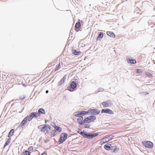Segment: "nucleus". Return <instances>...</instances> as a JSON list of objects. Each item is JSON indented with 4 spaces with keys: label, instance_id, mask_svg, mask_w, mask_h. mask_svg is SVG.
Masks as SVG:
<instances>
[{
    "label": "nucleus",
    "instance_id": "obj_18",
    "mask_svg": "<svg viewBox=\"0 0 155 155\" xmlns=\"http://www.w3.org/2000/svg\"><path fill=\"white\" fill-rule=\"evenodd\" d=\"M70 86L73 89L75 88L76 87V83L74 81L71 82Z\"/></svg>",
    "mask_w": 155,
    "mask_h": 155
},
{
    "label": "nucleus",
    "instance_id": "obj_9",
    "mask_svg": "<svg viewBox=\"0 0 155 155\" xmlns=\"http://www.w3.org/2000/svg\"><path fill=\"white\" fill-rule=\"evenodd\" d=\"M110 136H109L108 137H105L103 138H102L100 141V143L101 144H104L107 142H108L109 141L111 140L112 139V138H110Z\"/></svg>",
    "mask_w": 155,
    "mask_h": 155
},
{
    "label": "nucleus",
    "instance_id": "obj_15",
    "mask_svg": "<svg viewBox=\"0 0 155 155\" xmlns=\"http://www.w3.org/2000/svg\"><path fill=\"white\" fill-rule=\"evenodd\" d=\"M127 62L128 63L130 64H135L136 63V61L135 60L131 59L130 58L127 59Z\"/></svg>",
    "mask_w": 155,
    "mask_h": 155
},
{
    "label": "nucleus",
    "instance_id": "obj_29",
    "mask_svg": "<svg viewBox=\"0 0 155 155\" xmlns=\"http://www.w3.org/2000/svg\"><path fill=\"white\" fill-rule=\"evenodd\" d=\"M81 115V111L77 112L75 113L74 116L79 117H80V116Z\"/></svg>",
    "mask_w": 155,
    "mask_h": 155
},
{
    "label": "nucleus",
    "instance_id": "obj_26",
    "mask_svg": "<svg viewBox=\"0 0 155 155\" xmlns=\"http://www.w3.org/2000/svg\"><path fill=\"white\" fill-rule=\"evenodd\" d=\"M14 132V129H12L11 130L8 134V137H10L11 136H12L13 135Z\"/></svg>",
    "mask_w": 155,
    "mask_h": 155
},
{
    "label": "nucleus",
    "instance_id": "obj_32",
    "mask_svg": "<svg viewBox=\"0 0 155 155\" xmlns=\"http://www.w3.org/2000/svg\"><path fill=\"white\" fill-rule=\"evenodd\" d=\"M136 70L137 73H141L143 72L140 69H137Z\"/></svg>",
    "mask_w": 155,
    "mask_h": 155
},
{
    "label": "nucleus",
    "instance_id": "obj_19",
    "mask_svg": "<svg viewBox=\"0 0 155 155\" xmlns=\"http://www.w3.org/2000/svg\"><path fill=\"white\" fill-rule=\"evenodd\" d=\"M54 128L55 129L54 130H56V131H57L59 132H61V131L62 129L61 128L59 127L55 126H54Z\"/></svg>",
    "mask_w": 155,
    "mask_h": 155
},
{
    "label": "nucleus",
    "instance_id": "obj_20",
    "mask_svg": "<svg viewBox=\"0 0 155 155\" xmlns=\"http://www.w3.org/2000/svg\"><path fill=\"white\" fill-rule=\"evenodd\" d=\"M103 32H101L98 35V37L96 38L97 41L99 40L100 38H102L103 37Z\"/></svg>",
    "mask_w": 155,
    "mask_h": 155
},
{
    "label": "nucleus",
    "instance_id": "obj_35",
    "mask_svg": "<svg viewBox=\"0 0 155 155\" xmlns=\"http://www.w3.org/2000/svg\"><path fill=\"white\" fill-rule=\"evenodd\" d=\"M90 125L88 124H85L84 125V127L86 128H89L90 127Z\"/></svg>",
    "mask_w": 155,
    "mask_h": 155
},
{
    "label": "nucleus",
    "instance_id": "obj_1",
    "mask_svg": "<svg viewBox=\"0 0 155 155\" xmlns=\"http://www.w3.org/2000/svg\"><path fill=\"white\" fill-rule=\"evenodd\" d=\"M38 128L41 132L44 133L46 135L48 131L50 130V126L45 124L38 126Z\"/></svg>",
    "mask_w": 155,
    "mask_h": 155
},
{
    "label": "nucleus",
    "instance_id": "obj_34",
    "mask_svg": "<svg viewBox=\"0 0 155 155\" xmlns=\"http://www.w3.org/2000/svg\"><path fill=\"white\" fill-rule=\"evenodd\" d=\"M146 75L148 77H151L152 76V74L150 73L147 72L146 73Z\"/></svg>",
    "mask_w": 155,
    "mask_h": 155
},
{
    "label": "nucleus",
    "instance_id": "obj_25",
    "mask_svg": "<svg viewBox=\"0 0 155 155\" xmlns=\"http://www.w3.org/2000/svg\"><path fill=\"white\" fill-rule=\"evenodd\" d=\"M11 138H9L8 140L6 141L5 143L4 146V148L7 145H8V144L10 143L11 142Z\"/></svg>",
    "mask_w": 155,
    "mask_h": 155
},
{
    "label": "nucleus",
    "instance_id": "obj_13",
    "mask_svg": "<svg viewBox=\"0 0 155 155\" xmlns=\"http://www.w3.org/2000/svg\"><path fill=\"white\" fill-rule=\"evenodd\" d=\"M83 117H78L77 119V121L78 124L82 125L84 123L83 121Z\"/></svg>",
    "mask_w": 155,
    "mask_h": 155
},
{
    "label": "nucleus",
    "instance_id": "obj_12",
    "mask_svg": "<svg viewBox=\"0 0 155 155\" xmlns=\"http://www.w3.org/2000/svg\"><path fill=\"white\" fill-rule=\"evenodd\" d=\"M107 35L111 38H114L115 37V35L113 32L110 31H107Z\"/></svg>",
    "mask_w": 155,
    "mask_h": 155
},
{
    "label": "nucleus",
    "instance_id": "obj_24",
    "mask_svg": "<svg viewBox=\"0 0 155 155\" xmlns=\"http://www.w3.org/2000/svg\"><path fill=\"white\" fill-rule=\"evenodd\" d=\"M45 114V111L43 109H39L38 110V114H39L40 115V114Z\"/></svg>",
    "mask_w": 155,
    "mask_h": 155
},
{
    "label": "nucleus",
    "instance_id": "obj_36",
    "mask_svg": "<svg viewBox=\"0 0 155 155\" xmlns=\"http://www.w3.org/2000/svg\"><path fill=\"white\" fill-rule=\"evenodd\" d=\"M25 97L24 96H21L20 97V98L21 99H23Z\"/></svg>",
    "mask_w": 155,
    "mask_h": 155
},
{
    "label": "nucleus",
    "instance_id": "obj_23",
    "mask_svg": "<svg viewBox=\"0 0 155 155\" xmlns=\"http://www.w3.org/2000/svg\"><path fill=\"white\" fill-rule=\"evenodd\" d=\"M81 26V24L80 22H77L75 24V29H78Z\"/></svg>",
    "mask_w": 155,
    "mask_h": 155
},
{
    "label": "nucleus",
    "instance_id": "obj_16",
    "mask_svg": "<svg viewBox=\"0 0 155 155\" xmlns=\"http://www.w3.org/2000/svg\"><path fill=\"white\" fill-rule=\"evenodd\" d=\"M12 76V77H11L10 78H11V80L10 81L12 83H13L16 81L15 79L17 78V76L15 75H14Z\"/></svg>",
    "mask_w": 155,
    "mask_h": 155
},
{
    "label": "nucleus",
    "instance_id": "obj_4",
    "mask_svg": "<svg viewBox=\"0 0 155 155\" xmlns=\"http://www.w3.org/2000/svg\"><path fill=\"white\" fill-rule=\"evenodd\" d=\"M96 117L94 116H91L85 118L83 120L84 123H89L94 121Z\"/></svg>",
    "mask_w": 155,
    "mask_h": 155
},
{
    "label": "nucleus",
    "instance_id": "obj_21",
    "mask_svg": "<svg viewBox=\"0 0 155 155\" xmlns=\"http://www.w3.org/2000/svg\"><path fill=\"white\" fill-rule=\"evenodd\" d=\"M102 104L105 107H108L109 106V102L108 101H105L102 103Z\"/></svg>",
    "mask_w": 155,
    "mask_h": 155
},
{
    "label": "nucleus",
    "instance_id": "obj_10",
    "mask_svg": "<svg viewBox=\"0 0 155 155\" xmlns=\"http://www.w3.org/2000/svg\"><path fill=\"white\" fill-rule=\"evenodd\" d=\"M101 113H104L110 114H114V112L111 110L107 108L102 110Z\"/></svg>",
    "mask_w": 155,
    "mask_h": 155
},
{
    "label": "nucleus",
    "instance_id": "obj_5",
    "mask_svg": "<svg viewBox=\"0 0 155 155\" xmlns=\"http://www.w3.org/2000/svg\"><path fill=\"white\" fill-rule=\"evenodd\" d=\"M142 143L145 147L150 148H152L153 146V143L150 141H142Z\"/></svg>",
    "mask_w": 155,
    "mask_h": 155
},
{
    "label": "nucleus",
    "instance_id": "obj_3",
    "mask_svg": "<svg viewBox=\"0 0 155 155\" xmlns=\"http://www.w3.org/2000/svg\"><path fill=\"white\" fill-rule=\"evenodd\" d=\"M68 134L66 133H62L60 136V138L58 141L59 144H61L64 142L67 139Z\"/></svg>",
    "mask_w": 155,
    "mask_h": 155
},
{
    "label": "nucleus",
    "instance_id": "obj_17",
    "mask_svg": "<svg viewBox=\"0 0 155 155\" xmlns=\"http://www.w3.org/2000/svg\"><path fill=\"white\" fill-rule=\"evenodd\" d=\"M67 78L66 75H64L63 78L61 79L59 82V84L60 85L62 83L64 82L65 79Z\"/></svg>",
    "mask_w": 155,
    "mask_h": 155
},
{
    "label": "nucleus",
    "instance_id": "obj_2",
    "mask_svg": "<svg viewBox=\"0 0 155 155\" xmlns=\"http://www.w3.org/2000/svg\"><path fill=\"white\" fill-rule=\"evenodd\" d=\"M80 134L83 136L84 138L87 139H91L94 138L98 135L97 133L91 134L86 132H81Z\"/></svg>",
    "mask_w": 155,
    "mask_h": 155
},
{
    "label": "nucleus",
    "instance_id": "obj_6",
    "mask_svg": "<svg viewBox=\"0 0 155 155\" xmlns=\"http://www.w3.org/2000/svg\"><path fill=\"white\" fill-rule=\"evenodd\" d=\"M39 117V114H38V113L35 112H32L30 114L29 116H28V120L30 121L33 117L37 118Z\"/></svg>",
    "mask_w": 155,
    "mask_h": 155
},
{
    "label": "nucleus",
    "instance_id": "obj_11",
    "mask_svg": "<svg viewBox=\"0 0 155 155\" xmlns=\"http://www.w3.org/2000/svg\"><path fill=\"white\" fill-rule=\"evenodd\" d=\"M28 120V116H27L25 118H24L23 120L20 123L19 126L21 127H22L23 126H24L25 124H27Z\"/></svg>",
    "mask_w": 155,
    "mask_h": 155
},
{
    "label": "nucleus",
    "instance_id": "obj_27",
    "mask_svg": "<svg viewBox=\"0 0 155 155\" xmlns=\"http://www.w3.org/2000/svg\"><path fill=\"white\" fill-rule=\"evenodd\" d=\"M81 115H85L87 114L88 113H89V110L87 111H81Z\"/></svg>",
    "mask_w": 155,
    "mask_h": 155
},
{
    "label": "nucleus",
    "instance_id": "obj_22",
    "mask_svg": "<svg viewBox=\"0 0 155 155\" xmlns=\"http://www.w3.org/2000/svg\"><path fill=\"white\" fill-rule=\"evenodd\" d=\"M72 52L74 55H80L81 54V52L80 51L79 52H78L76 51V50L73 49L72 50Z\"/></svg>",
    "mask_w": 155,
    "mask_h": 155
},
{
    "label": "nucleus",
    "instance_id": "obj_33",
    "mask_svg": "<svg viewBox=\"0 0 155 155\" xmlns=\"http://www.w3.org/2000/svg\"><path fill=\"white\" fill-rule=\"evenodd\" d=\"M33 150H34V148L32 146H31V147H29L28 149V150L29 151H33Z\"/></svg>",
    "mask_w": 155,
    "mask_h": 155
},
{
    "label": "nucleus",
    "instance_id": "obj_39",
    "mask_svg": "<svg viewBox=\"0 0 155 155\" xmlns=\"http://www.w3.org/2000/svg\"><path fill=\"white\" fill-rule=\"evenodd\" d=\"M48 91L47 90V91H46V93H48Z\"/></svg>",
    "mask_w": 155,
    "mask_h": 155
},
{
    "label": "nucleus",
    "instance_id": "obj_14",
    "mask_svg": "<svg viewBox=\"0 0 155 155\" xmlns=\"http://www.w3.org/2000/svg\"><path fill=\"white\" fill-rule=\"evenodd\" d=\"M111 144L108 143L104 146V148L106 150H110L111 149Z\"/></svg>",
    "mask_w": 155,
    "mask_h": 155
},
{
    "label": "nucleus",
    "instance_id": "obj_28",
    "mask_svg": "<svg viewBox=\"0 0 155 155\" xmlns=\"http://www.w3.org/2000/svg\"><path fill=\"white\" fill-rule=\"evenodd\" d=\"M112 147H113V151L114 152L117 151L119 150V149L116 146H112Z\"/></svg>",
    "mask_w": 155,
    "mask_h": 155
},
{
    "label": "nucleus",
    "instance_id": "obj_38",
    "mask_svg": "<svg viewBox=\"0 0 155 155\" xmlns=\"http://www.w3.org/2000/svg\"><path fill=\"white\" fill-rule=\"evenodd\" d=\"M84 132V131H83V132ZM81 132H82V131H81V130H79L78 131V133H79L80 134V133Z\"/></svg>",
    "mask_w": 155,
    "mask_h": 155
},
{
    "label": "nucleus",
    "instance_id": "obj_37",
    "mask_svg": "<svg viewBox=\"0 0 155 155\" xmlns=\"http://www.w3.org/2000/svg\"><path fill=\"white\" fill-rule=\"evenodd\" d=\"M47 153L46 152H44L40 155H47Z\"/></svg>",
    "mask_w": 155,
    "mask_h": 155
},
{
    "label": "nucleus",
    "instance_id": "obj_8",
    "mask_svg": "<svg viewBox=\"0 0 155 155\" xmlns=\"http://www.w3.org/2000/svg\"><path fill=\"white\" fill-rule=\"evenodd\" d=\"M89 113L94 115L98 114L100 113V111L96 109H90L89 110Z\"/></svg>",
    "mask_w": 155,
    "mask_h": 155
},
{
    "label": "nucleus",
    "instance_id": "obj_31",
    "mask_svg": "<svg viewBox=\"0 0 155 155\" xmlns=\"http://www.w3.org/2000/svg\"><path fill=\"white\" fill-rule=\"evenodd\" d=\"M61 68V66L60 65V63H59V64H58V66H57L55 69V71H57L58 70Z\"/></svg>",
    "mask_w": 155,
    "mask_h": 155
},
{
    "label": "nucleus",
    "instance_id": "obj_7",
    "mask_svg": "<svg viewBox=\"0 0 155 155\" xmlns=\"http://www.w3.org/2000/svg\"><path fill=\"white\" fill-rule=\"evenodd\" d=\"M57 134L56 131L55 130H53L51 131L50 132L49 131L46 135L47 137L51 138L55 136Z\"/></svg>",
    "mask_w": 155,
    "mask_h": 155
},
{
    "label": "nucleus",
    "instance_id": "obj_30",
    "mask_svg": "<svg viewBox=\"0 0 155 155\" xmlns=\"http://www.w3.org/2000/svg\"><path fill=\"white\" fill-rule=\"evenodd\" d=\"M22 155H30V153L28 151L26 150L23 152Z\"/></svg>",
    "mask_w": 155,
    "mask_h": 155
}]
</instances>
